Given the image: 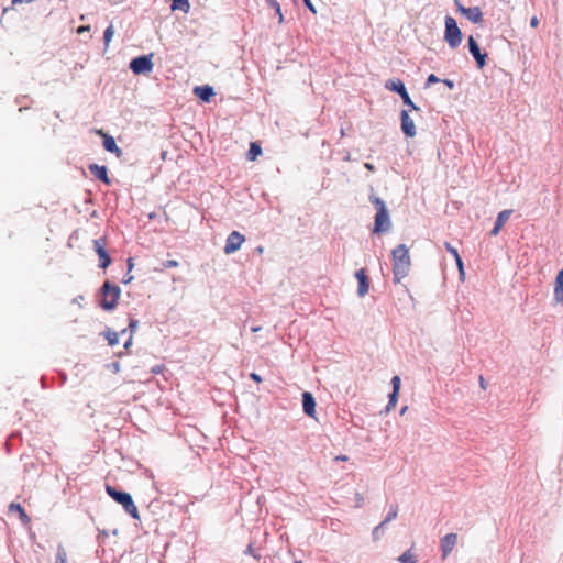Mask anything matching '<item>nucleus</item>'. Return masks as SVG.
<instances>
[{
	"label": "nucleus",
	"mask_w": 563,
	"mask_h": 563,
	"mask_svg": "<svg viewBox=\"0 0 563 563\" xmlns=\"http://www.w3.org/2000/svg\"><path fill=\"white\" fill-rule=\"evenodd\" d=\"M153 66L151 56H139L130 63V69L136 75L151 73Z\"/></svg>",
	"instance_id": "7"
},
{
	"label": "nucleus",
	"mask_w": 563,
	"mask_h": 563,
	"mask_svg": "<svg viewBox=\"0 0 563 563\" xmlns=\"http://www.w3.org/2000/svg\"><path fill=\"white\" fill-rule=\"evenodd\" d=\"M385 87L388 90L397 92L401 97L404 103L409 107V110H418V108L415 106L411 98L409 97L404 82L400 79L388 80Z\"/></svg>",
	"instance_id": "6"
},
{
	"label": "nucleus",
	"mask_w": 563,
	"mask_h": 563,
	"mask_svg": "<svg viewBox=\"0 0 563 563\" xmlns=\"http://www.w3.org/2000/svg\"><path fill=\"white\" fill-rule=\"evenodd\" d=\"M266 1L275 11H279V3L276 0H266Z\"/></svg>",
	"instance_id": "37"
},
{
	"label": "nucleus",
	"mask_w": 563,
	"mask_h": 563,
	"mask_svg": "<svg viewBox=\"0 0 563 563\" xmlns=\"http://www.w3.org/2000/svg\"><path fill=\"white\" fill-rule=\"evenodd\" d=\"M443 82H444V84H445L450 89H452V88L454 87L453 81H452V80H450V79H444V80H443Z\"/></svg>",
	"instance_id": "45"
},
{
	"label": "nucleus",
	"mask_w": 563,
	"mask_h": 563,
	"mask_svg": "<svg viewBox=\"0 0 563 563\" xmlns=\"http://www.w3.org/2000/svg\"><path fill=\"white\" fill-rule=\"evenodd\" d=\"M511 212V210H503L501 212L498 213L497 219L495 221V225L490 231L492 235H497L500 232L501 228L508 221Z\"/></svg>",
	"instance_id": "18"
},
{
	"label": "nucleus",
	"mask_w": 563,
	"mask_h": 563,
	"mask_svg": "<svg viewBox=\"0 0 563 563\" xmlns=\"http://www.w3.org/2000/svg\"><path fill=\"white\" fill-rule=\"evenodd\" d=\"M90 173L96 177L98 178L99 180H101L102 183L104 184H110V179L108 177V172H107V167L106 166H100L98 164H90L88 166Z\"/></svg>",
	"instance_id": "16"
},
{
	"label": "nucleus",
	"mask_w": 563,
	"mask_h": 563,
	"mask_svg": "<svg viewBox=\"0 0 563 563\" xmlns=\"http://www.w3.org/2000/svg\"><path fill=\"white\" fill-rule=\"evenodd\" d=\"M121 290L118 286L106 282L101 287L100 307L104 310H113L119 301Z\"/></svg>",
	"instance_id": "4"
},
{
	"label": "nucleus",
	"mask_w": 563,
	"mask_h": 563,
	"mask_svg": "<svg viewBox=\"0 0 563 563\" xmlns=\"http://www.w3.org/2000/svg\"><path fill=\"white\" fill-rule=\"evenodd\" d=\"M457 10L473 23H481L483 21V14L478 7L465 8L457 3Z\"/></svg>",
	"instance_id": "12"
},
{
	"label": "nucleus",
	"mask_w": 563,
	"mask_h": 563,
	"mask_svg": "<svg viewBox=\"0 0 563 563\" xmlns=\"http://www.w3.org/2000/svg\"><path fill=\"white\" fill-rule=\"evenodd\" d=\"M398 560L401 562V563H416L417 562V558L416 555L411 552V550H408L406 552H404L399 558Z\"/></svg>",
	"instance_id": "24"
},
{
	"label": "nucleus",
	"mask_w": 563,
	"mask_h": 563,
	"mask_svg": "<svg viewBox=\"0 0 563 563\" xmlns=\"http://www.w3.org/2000/svg\"><path fill=\"white\" fill-rule=\"evenodd\" d=\"M178 266V262L176 260H168L163 263L164 268H174Z\"/></svg>",
	"instance_id": "33"
},
{
	"label": "nucleus",
	"mask_w": 563,
	"mask_h": 563,
	"mask_svg": "<svg viewBox=\"0 0 563 563\" xmlns=\"http://www.w3.org/2000/svg\"><path fill=\"white\" fill-rule=\"evenodd\" d=\"M398 394L399 393H396L395 390H393V393L389 395V402L387 405V411L395 408L397 400H398Z\"/></svg>",
	"instance_id": "29"
},
{
	"label": "nucleus",
	"mask_w": 563,
	"mask_h": 563,
	"mask_svg": "<svg viewBox=\"0 0 563 563\" xmlns=\"http://www.w3.org/2000/svg\"><path fill=\"white\" fill-rule=\"evenodd\" d=\"M391 384H393V390H395L396 393H399V389H400V377L399 376H394L393 379H391Z\"/></svg>",
	"instance_id": "32"
},
{
	"label": "nucleus",
	"mask_w": 563,
	"mask_h": 563,
	"mask_svg": "<svg viewBox=\"0 0 563 563\" xmlns=\"http://www.w3.org/2000/svg\"><path fill=\"white\" fill-rule=\"evenodd\" d=\"M355 277L358 282L357 294L360 297H364L368 292V289H369V283H368V278L365 274V271L363 268L358 269L355 273Z\"/></svg>",
	"instance_id": "14"
},
{
	"label": "nucleus",
	"mask_w": 563,
	"mask_h": 563,
	"mask_svg": "<svg viewBox=\"0 0 563 563\" xmlns=\"http://www.w3.org/2000/svg\"><path fill=\"white\" fill-rule=\"evenodd\" d=\"M90 30V26L89 25H81L77 29V33L78 34H81L84 32H88Z\"/></svg>",
	"instance_id": "40"
},
{
	"label": "nucleus",
	"mask_w": 563,
	"mask_h": 563,
	"mask_svg": "<svg viewBox=\"0 0 563 563\" xmlns=\"http://www.w3.org/2000/svg\"><path fill=\"white\" fill-rule=\"evenodd\" d=\"M137 325H139V321L137 320H135V319H131L130 320L129 328L131 330V334H130L128 341L124 343V347L125 349H128L130 346V344L132 343V334L136 330Z\"/></svg>",
	"instance_id": "28"
},
{
	"label": "nucleus",
	"mask_w": 563,
	"mask_h": 563,
	"mask_svg": "<svg viewBox=\"0 0 563 563\" xmlns=\"http://www.w3.org/2000/svg\"><path fill=\"white\" fill-rule=\"evenodd\" d=\"M439 81H440V79L434 74H431V75H429V77L427 79V86H430L431 84H435Z\"/></svg>",
	"instance_id": "36"
},
{
	"label": "nucleus",
	"mask_w": 563,
	"mask_h": 563,
	"mask_svg": "<svg viewBox=\"0 0 563 563\" xmlns=\"http://www.w3.org/2000/svg\"><path fill=\"white\" fill-rule=\"evenodd\" d=\"M455 262H456V265H457V268H459L460 275H461V277H463V276H464V266H463V261H462L461 256H460V257H457V258L455 260Z\"/></svg>",
	"instance_id": "35"
},
{
	"label": "nucleus",
	"mask_w": 563,
	"mask_h": 563,
	"mask_svg": "<svg viewBox=\"0 0 563 563\" xmlns=\"http://www.w3.org/2000/svg\"><path fill=\"white\" fill-rule=\"evenodd\" d=\"M444 246L446 249V251L456 260L457 257H460V254L457 252V250L452 246L449 242H445L444 243Z\"/></svg>",
	"instance_id": "31"
},
{
	"label": "nucleus",
	"mask_w": 563,
	"mask_h": 563,
	"mask_svg": "<svg viewBox=\"0 0 563 563\" xmlns=\"http://www.w3.org/2000/svg\"><path fill=\"white\" fill-rule=\"evenodd\" d=\"M530 24H531L532 27H537L538 26L539 20H538V18L536 15L531 18Z\"/></svg>",
	"instance_id": "41"
},
{
	"label": "nucleus",
	"mask_w": 563,
	"mask_h": 563,
	"mask_svg": "<svg viewBox=\"0 0 563 563\" xmlns=\"http://www.w3.org/2000/svg\"><path fill=\"white\" fill-rule=\"evenodd\" d=\"M303 2H305V4H306V7H307L310 11H312L313 13H316V9H314V7H313V4H312L311 0H303Z\"/></svg>",
	"instance_id": "39"
},
{
	"label": "nucleus",
	"mask_w": 563,
	"mask_h": 563,
	"mask_svg": "<svg viewBox=\"0 0 563 563\" xmlns=\"http://www.w3.org/2000/svg\"><path fill=\"white\" fill-rule=\"evenodd\" d=\"M457 543V534L456 533H448L441 539V551L442 559H446V556L453 551Z\"/></svg>",
	"instance_id": "10"
},
{
	"label": "nucleus",
	"mask_w": 563,
	"mask_h": 563,
	"mask_svg": "<svg viewBox=\"0 0 563 563\" xmlns=\"http://www.w3.org/2000/svg\"><path fill=\"white\" fill-rule=\"evenodd\" d=\"M189 7L190 5L188 0H173L172 3V10H183L187 12Z\"/></svg>",
	"instance_id": "23"
},
{
	"label": "nucleus",
	"mask_w": 563,
	"mask_h": 563,
	"mask_svg": "<svg viewBox=\"0 0 563 563\" xmlns=\"http://www.w3.org/2000/svg\"><path fill=\"white\" fill-rule=\"evenodd\" d=\"M276 14L278 16V23L282 24L284 22V16H283L280 8H279V11H276Z\"/></svg>",
	"instance_id": "42"
},
{
	"label": "nucleus",
	"mask_w": 563,
	"mask_h": 563,
	"mask_svg": "<svg viewBox=\"0 0 563 563\" xmlns=\"http://www.w3.org/2000/svg\"><path fill=\"white\" fill-rule=\"evenodd\" d=\"M398 515V508L397 506H393L386 517V519L383 521L385 525L389 522L390 520L395 519Z\"/></svg>",
	"instance_id": "30"
},
{
	"label": "nucleus",
	"mask_w": 563,
	"mask_h": 563,
	"mask_svg": "<svg viewBox=\"0 0 563 563\" xmlns=\"http://www.w3.org/2000/svg\"><path fill=\"white\" fill-rule=\"evenodd\" d=\"M554 299L556 302H563V269H561L554 283Z\"/></svg>",
	"instance_id": "19"
},
{
	"label": "nucleus",
	"mask_w": 563,
	"mask_h": 563,
	"mask_svg": "<svg viewBox=\"0 0 563 563\" xmlns=\"http://www.w3.org/2000/svg\"><path fill=\"white\" fill-rule=\"evenodd\" d=\"M262 154V148L258 143H251L250 151L247 153L249 161H255L258 155Z\"/></svg>",
	"instance_id": "21"
},
{
	"label": "nucleus",
	"mask_w": 563,
	"mask_h": 563,
	"mask_svg": "<svg viewBox=\"0 0 563 563\" xmlns=\"http://www.w3.org/2000/svg\"><path fill=\"white\" fill-rule=\"evenodd\" d=\"M410 110L401 111V130L407 137H413L416 134V126L413 120L409 117Z\"/></svg>",
	"instance_id": "13"
},
{
	"label": "nucleus",
	"mask_w": 563,
	"mask_h": 563,
	"mask_svg": "<svg viewBox=\"0 0 563 563\" xmlns=\"http://www.w3.org/2000/svg\"><path fill=\"white\" fill-rule=\"evenodd\" d=\"M347 460H349V457H347L346 455H338V456L335 457V461H343V462H345V461H347Z\"/></svg>",
	"instance_id": "46"
},
{
	"label": "nucleus",
	"mask_w": 563,
	"mask_h": 563,
	"mask_svg": "<svg viewBox=\"0 0 563 563\" xmlns=\"http://www.w3.org/2000/svg\"><path fill=\"white\" fill-rule=\"evenodd\" d=\"M133 266H134L133 258L132 257L128 258V269H129V272L132 271Z\"/></svg>",
	"instance_id": "44"
},
{
	"label": "nucleus",
	"mask_w": 563,
	"mask_h": 563,
	"mask_svg": "<svg viewBox=\"0 0 563 563\" xmlns=\"http://www.w3.org/2000/svg\"><path fill=\"white\" fill-rule=\"evenodd\" d=\"M467 42H468L470 53L476 59L478 68H483L485 65L487 55L483 54L481 52L479 46L473 36H470Z\"/></svg>",
	"instance_id": "11"
},
{
	"label": "nucleus",
	"mask_w": 563,
	"mask_h": 563,
	"mask_svg": "<svg viewBox=\"0 0 563 563\" xmlns=\"http://www.w3.org/2000/svg\"><path fill=\"white\" fill-rule=\"evenodd\" d=\"M369 200L377 210L374 221L373 233L380 234L387 232L391 227V222L385 202L379 197L376 196H371Z\"/></svg>",
	"instance_id": "2"
},
{
	"label": "nucleus",
	"mask_w": 563,
	"mask_h": 563,
	"mask_svg": "<svg viewBox=\"0 0 563 563\" xmlns=\"http://www.w3.org/2000/svg\"><path fill=\"white\" fill-rule=\"evenodd\" d=\"M107 494L115 500L118 504L122 505L124 510L134 519L140 520V512L137 507L135 506L132 496L125 492H119L113 486H106Z\"/></svg>",
	"instance_id": "3"
},
{
	"label": "nucleus",
	"mask_w": 563,
	"mask_h": 563,
	"mask_svg": "<svg viewBox=\"0 0 563 563\" xmlns=\"http://www.w3.org/2000/svg\"><path fill=\"white\" fill-rule=\"evenodd\" d=\"M194 92L206 102L210 101L211 97L214 95L213 89L210 86L195 87Z\"/></svg>",
	"instance_id": "20"
},
{
	"label": "nucleus",
	"mask_w": 563,
	"mask_h": 563,
	"mask_svg": "<svg viewBox=\"0 0 563 563\" xmlns=\"http://www.w3.org/2000/svg\"><path fill=\"white\" fill-rule=\"evenodd\" d=\"M393 273L395 283L408 276L411 267L409 250L405 244H399L391 251Z\"/></svg>",
	"instance_id": "1"
},
{
	"label": "nucleus",
	"mask_w": 563,
	"mask_h": 563,
	"mask_svg": "<svg viewBox=\"0 0 563 563\" xmlns=\"http://www.w3.org/2000/svg\"><path fill=\"white\" fill-rule=\"evenodd\" d=\"M479 384H481L482 388H485V382H484V378L482 376L479 378Z\"/></svg>",
	"instance_id": "48"
},
{
	"label": "nucleus",
	"mask_w": 563,
	"mask_h": 563,
	"mask_svg": "<svg viewBox=\"0 0 563 563\" xmlns=\"http://www.w3.org/2000/svg\"><path fill=\"white\" fill-rule=\"evenodd\" d=\"M295 563H302L301 561H296Z\"/></svg>",
	"instance_id": "52"
},
{
	"label": "nucleus",
	"mask_w": 563,
	"mask_h": 563,
	"mask_svg": "<svg viewBox=\"0 0 563 563\" xmlns=\"http://www.w3.org/2000/svg\"><path fill=\"white\" fill-rule=\"evenodd\" d=\"M113 34H114V30H113V26L112 25H109L106 30H104V34H103V41H104V46L106 48H108L112 37H113Z\"/></svg>",
	"instance_id": "27"
},
{
	"label": "nucleus",
	"mask_w": 563,
	"mask_h": 563,
	"mask_svg": "<svg viewBox=\"0 0 563 563\" xmlns=\"http://www.w3.org/2000/svg\"><path fill=\"white\" fill-rule=\"evenodd\" d=\"M98 133L104 137V141H109V142L114 141L113 137H111V136H107V135L102 134L101 132H98Z\"/></svg>",
	"instance_id": "47"
},
{
	"label": "nucleus",
	"mask_w": 563,
	"mask_h": 563,
	"mask_svg": "<svg viewBox=\"0 0 563 563\" xmlns=\"http://www.w3.org/2000/svg\"><path fill=\"white\" fill-rule=\"evenodd\" d=\"M55 563H67V552L63 545H58Z\"/></svg>",
	"instance_id": "25"
},
{
	"label": "nucleus",
	"mask_w": 563,
	"mask_h": 563,
	"mask_svg": "<svg viewBox=\"0 0 563 563\" xmlns=\"http://www.w3.org/2000/svg\"><path fill=\"white\" fill-rule=\"evenodd\" d=\"M104 336H106V339H107V341H108L110 346H114V345H117L119 343L120 333H118V332L108 330L104 333Z\"/></svg>",
	"instance_id": "22"
},
{
	"label": "nucleus",
	"mask_w": 563,
	"mask_h": 563,
	"mask_svg": "<svg viewBox=\"0 0 563 563\" xmlns=\"http://www.w3.org/2000/svg\"><path fill=\"white\" fill-rule=\"evenodd\" d=\"M385 526V522H380V525H378L374 530H373V538L374 540H378L379 539V534H380V529Z\"/></svg>",
	"instance_id": "34"
},
{
	"label": "nucleus",
	"mask_w": 563,
	"mask_h": 563,
	"mask_svg": "<svg viewBox=\"0 0 563 563\" xmlns=\"http://www.w3.org/2000/svg\"><path fill=\"white\" fill-rule=\"evenodd\" d=\"M106 151L113 153L118 158H121L122 152L118 147L117 143H103Z\"/></svg>",
	"instance_id": "26"
},
{
	"label": "nucleus",
	"mask_w": 563,
	"mask_h": 563,
	"mask_svg": "<svg viewBox=\"0 0 563 563\" xmlns=\"http://www.w3.org/2000/svg\"><path fill=\"white\" fill-rule=\"evenodd\" d=\"M257 251H258V253H262L263 252V247L262 246L257 247Z\"/></svg>",
	"instance_id": "50"
},
{
	"label": "nucleus",
	"mask_w": 563,
	"mask_h": 563,
	"mask_svg": "<svg viewBox=\"0 0 563 563\" xmlns=\"http://www.w3.org/2000/svg\"><path fill=\"white\" fill-rule=\"evenodd\" d=\"M302 407H303V411L307 416L314 418L316 401H314L313 396L308 391H305L302 395Z\"/></svg>",
	"instance_id": "15"
},
{
	"label": "nucleus",
	"mask_w": 563,
	"mask_h": 563,
	"mask_svg": "<svg viewBox=\"0 0 563 563\" xmlns=\"http://www.w3.org/2000/svg\"><path fill=\"white\" fill-rule=\"evenodd\" d=\"M125 333H126V329H123V330L121 331V334H125Z\"/></svg>",
	"instance_id": "51"
},
{
	"label": "nucleus",
	"mask_w": 563,
	"mask_h": 563,
	"mask_svg": "<svg viewBox=\"0 0 563 563\" xmlns=\"http://www.w3.org/2000/svg\"><path fill=\"white\" fill-rule=\"evenodd\" d=\"M132 279H133V276L130 274V272H128V274L125 275V277L123 279V283L129 284Z\"/></svg>",
	"instance_id": "43"
},
{
	"label": "nucleus",
	"mask_w": 563,
	"mask_h": 563,
	"mask_svg": "<svg viewBox=\"0 0 563 563\" xmlns=\"http://www.w3.org/2000/svg\"><path fill=\"white\" fill-rule=\"evenodd\" d=\"M260 330H261V327H254V328H252V332H257V331H260Z\"/></svg>",
	"instance_id": "49"
},
{
	"label": "nucleus",
	"mask_w": 563,
	"mask_h": 563,
	"mask_svg": "<svg viewBox=\"0 0 563 563\" xmlns=\"http://www.w3.org/2000/svg\"><path fill=\"white\" fill-rule=\"evenodd\" d=\"M444 38L451 48H456L462 42V33L456 21L452 16L445 18Z\"/></svg>",
	"instance_id": "5"
},
{
	"label": "nucleus",
	"mask_w": 563,
	"mask_h": 563,
	"mask_svg": "<svg viewBox=\"0 0 563 563\" xmlns=\"http://www.w3.org/2000/svg\"><path fill=\"white\" fill-rule=\"evenodd\" d=\"M93 250L99 256V267L107 268L111 264V258L106 250V240H93Z\"/></svg>",
	"instance_id": "9"
},
{
	"label": "nucleus",
	"mask_w": 563,
	"mask_h": 563,
	"mask_svg": "<svg viewBox=\"0 0 563 563\" xmlns=\"http://www.w3.org/2000/svg\"><path fill=\"white\" fill-rule=\"evenodd\" d=\"M8 510H9L10 514L16 512L19 515V518H20L21 522L24 526H29L31 523V518L25 512V510L23 509L21 504H19V503H11L9 505V507H8Z\"/></svg>",
	"instance_id": "17"
},
{
	"label": "nucleus",
	"mask_w": 563,
	"mask_h": 563,
	"mask_svg": "<svg viewBox=\"0 0 563 563\" xmlns=\"http://www.w3.org/2000/svg\"><path fill=\"white\" fill-rule=\"evenodd\" d=\"M244 241L245 236L243 234L238 231L231 232L225 241L224 253L229 255L236 252L244 243Z\"/></svg>",
	"instance_id": "8"
},
{
	"label": "nucleus",
	"mask_w": 563,
	"mask_h": 563,
	"mask_svg": "<svg viewBox=\"0 0 563 563\" xmlns=\"http://www.w3.org/2000/svg\"><path fill=\"white\" fill-rule=\"evenodd\" d=\"M250 377H251V379H252V380H254L255 383H261V382H262V377H261L258 374H256V373H251V374H250Z\"/></svg>",
	"instance_id": "38"
}]
</instances>
